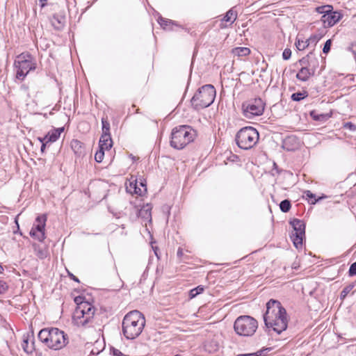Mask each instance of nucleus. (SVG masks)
<instances>
[{
    "label": "nucleus",
    "instance_id": "f257e3e1",
    "mask_svg": "<svg viewBox=\"0 0 356 356\" xmlns=\"http://www.w3.org/2000/svg\"><path fill=\"white\" fill-rule=\"evenodd\" d=\"M263 317L265 325L268 328H272L277 334L282 333L287 328L286 311L278 300L270 299L266 303V311Z\"/></svg>",
    "mask_w": 356,
    "mask_h": 356
},
{
    "label": "nucleus",
    "instance_id": "f03ea898",
    "mask_svg": "<svg viewBox=\"0 0 356 356\" xmlns=\"http://www.w3.org/2000/svg\"><path fill=\"white\" fill-rule=\"evenodd\" d=\"M38 337L47 347L54 350L63 348L69 343L67 334L57 327L42 329Z\"/></svg>",
    "mask_w": 356,
    "mask_h": 356
},
{
    "label": "nucleus",
    "instance_id": "7ed1b4c3",
    "mask_svg": "<svg viewBox=\"0 0 356 356\" xmlns=\"http://www.w3.org/2000/svg\"><path fill=\"white\" fill-rule=\"evenodd\" d=\"M145 325L143 314L133 310L125 315L122 321V332L127 339H135L142 332Z\"/></svg>",
    "mask_w": 356,
    "mask_h": 356
},
{
    "label": "nucleus",
    "instance_id": "20e7f679",
    "mask_svg": "<svg viewBox=\"0 0 356 356\" xmlns=\"http://www.w3.org/2000/svg\"><path fill=\"white\" fill-rule=\"evenodd\" d=\"M196 136V131L188 125L175 127L171 132L170 145L175 149H181L193 142Z\"/></svg>",
    "mask_w": 356,
    "mask_h": 356
},
{
    "label": "nucleus",
    "instance_id": "39448f33",
    "mask_svg": "<svg viewBox=\"0 0 356 356\" xmlns=\"http://www.w3.org/2000/svg\"><path fill=\"white\" fill-rule=\"evenodd\" d=\"M216 95V91L213 86L204 85L200 88L192 97L191 105L197 111L209 107L214 102Z\"/></svg>",
    "mask_w": 356,
    "mask_h": 356
},
{
    "label": "nucleus",
    "instance_id": "423d86ee",
    "mask_svg": "<svg viewBox=\"0 0 356 356\" xmlns=\"http://www.w3.org/2000/svg\"><path fill=\"white\" fill-rule=\"evenodd\" d=\"M14 67L16 70V78L23 81L30 71L35 70L36 62L31 54L24 52L17 56Z\"/></svg>",
    "mask_w": 356,
    "mask_h": 356
},
{
    "label": "nucleus",
    "instance_id": "0eeeda50",
    "mask_svg": "<svg viewBox=\"0 0 356 356\" xmlns=\"http://www.w3.org/2000/svg\"><path fill=\"white\" fill-rule=\"evenodd\" d=\"M298 63L301 68L296 74V78L300 81L305 82L314 75L318 65V60L311 51L306 56L300 59Z\"/></svg>",
    "mask_w": 356,
    "mask_h": 356
},
{
    "label": "nucleus",
    "instance_id": "6e6552de",
    "mask_svg": "<svg viewBox=\"0 0 356 356\" xmlns=\"http://www.w3.org/2000/svg\"><path fill=\"white\" fill-rule=\"evenodd\" d=\"M259 138V133L256 129L252 127H245L237 132L235 140L241 149H250L257 143Z\"/></svg>",
    "mask_w": 356,
    "mask_h": 356
},
{
    "label": "nucleus",
    "instance_id": "1a4fd4ad",
    "mask_svg": "<svg viewBox=\"0 0 356 356\" xmlns=\"http://www.w3.org/2000/svg\"><path fill=\"white\" fill-rule=\"evenodd\" d=\"M95 307L88 302H81L76 306L73 315V321L77 326H86L92 320Z\"/></svg>",
    "mask_w": 356,
    "mask_h": 356
},
{
    "label": "nucleus",
    "instance_id": "9d476101",
    "mask_svg": "<svg viewBox=\"0 0 356 356\" xmlns=\"http://www.w3.org/2000/svg\"><path fill=\"white\" fill-rule=\"evenodd\" d=\"M258 327V323L256 319L250 316H238L234 325L235 332L240 336H252Z\"/></svg>",
    "mask_w": 356,
    "mask_h": 356
},
{
    "label": "nucleus",
    "instance_id": "9b49d317",
    "mask_svg": "<svg viewBox=\"0 0 356 356\" xmlns=\"http://www.w3.org/2000/svg\"><path fill=\"white\" fill-rule=\"evenodd\" d=\"M265 103L261 98H255L245 102L242 104L243 115L248 119L261 115L264 113Z\"/></svg>",
    "mask_w": 356,
    "mask_h": 356
},
{
    "label": "nucleus",
    "instance_id": "f8f14e48",
    "mask_svg": "<svg viewBox=\"0 0 356 356\" xmlns=\"http://www.w3.org/2000/svg\"><path fill=\"white\" fill-rule=\"evenodd\" d=\"M290 224L293 229V232L291 235L293 245L297 249L301 248L305 236V224L304 221L298 218L291 220Z\"/></svg>",
    "mask_w": 356,
    "mask_h": 356
},
{
    "label": "nucleus",
    "instance_id": "ddd939ff",
    "mask_svg": "<svg viewBox=\"0 0 356 356\" xmlns=\"http://www.w3.org/2000/svg\"><path fill=\"white\" fill-rule=\"evenodd\" d=\"M46 221L47 217L45 215L38 216L32 229L30 231V236L39 241H44L45 238L44 227Z\"/></svg>",
    "mask_w": 356,
    "mask_h": 356
},
{
    "label": "nucleus",
    "instance_id": "4468645a",
    "mask_svg": "<svg viewBox=\"0 0 356 356\" xmlns=\"http://www.w3.org/2000/svg\"><path fill=\"white\" fill-rule=\"evenodd\" d=\"M51 26L56 31H61L66 24V16L65 11H60L54 13L49 19Z\"/></svg>",
    "mask_w": 356,
    "mask_h": 356
},
{
    "label": "nucleus",
    "instance_id": "2eb2a0df",
    "mask_svg": "<svg viewBox=\"0 0 356 356\" xmlns=\"http://www.w3.org/2000/svg\"><path fill=\"white\" fill-rule=\"evenodd\" d=\"M342 17V15L337 11H330L327 15H323L321 22L324 27H331L337 24Z\"/></svg>",
    "mask_w": 356,
    "mask_h": 356
},
{
    "label": "nucleus",
    "instance_id": "dca6fc26",
    "mask_svg": "<svg viewBox=\"0 0 356 356\" xmlns=\"http://www.w3.org/2000/svg\"><path fill=\"white\" fill-rule=\"evenodd\" d=\"M318 38L316 35H312L307 40H300L298 39L296 42V47L298 49V50L303 51L307 47H308L310 44H312V43L316 44L318 42Z\"/></svg>",
    "mask_w": 356,
    "mask_h": 356
},
{
    "label": "nucleus",
    "instance_id": "f3484780",
    "mask_svg": "<svg viewBox=\"0 0 356 356\" xmlns=\"http://www.w3.org/2000/svg\"><path fill=\"white\" fill-rule=\"evenodd\" d=\"M64 131V127L54 129L49 131L46 135V139L49 143L56 142L60 136L61 133Z\"/></svg>",
    "mask_w": 356,
    "mask_h": 356
},
{
    "label": "nucleus",
    "instance_id": "a211bd4d",
    "mask_svg": "<svg viewBox=\"0 0 356 356\" xmlns=\"http://www.w3.org/2000/svg\"><path fill=\"white\" fill-rule=\"evenodd\" d=\"M152 207L149 204L144 205L140 209H139L138 216V217L145 220L151 221L152 220Z\"/></svg>",
    "mask_w": 356,
    "mask_h": 356
},
{
    "label": "nucleus",
    "instance_id": "6ab92c4d",
    "mask_svg": "<svg viewBox=\"0 0 356 356\" xmlns=\"http://www.w3.org/2000/svg\"><path fill=\"white\" fill-rule=\"evenodd\" d=\"M309 115L314 120L321 122H325L330 117L328 114L318 113L315 110L310 111Z\"/></svg>",
    "mask_w": 356,
    "mask_h": 356
},
{
    "label": "nucleus",
    "instance_id": "aec40b11",
    "mask_svg": "<svg viewBox=\"0 0 356 356\" xmlns=\"http://www.w3.org/2000/svg\"><path fill=\"white\" fill-rule=\"evenodd\" d=\"M102 134L101 136L102 138H108V136L111 135L110 134V123L108 121L107 118H102Z\"/></svg>",
    "mask_w": 356,
    "mask_h": 356
},
{
    "label": "nucleus",
    "instance_id": "412c9836",
    "mask_svg": "<svg viewBox=\"0 0 356 356\" xmlns=\"http://www.w3.org/2000/svg\"><path fill=\"white\" fill-rule=\"evenodd\" d=\"M112 140L111 138V135L108 136V138H102L101 136L99 140V149H102L103 150L108 149L112 147Z\"/></svg>",
    "mask_w": 356,
    "mask_h": 356
},
{
    "label": "nucleus",
    "instance_id": "4be33fe9",
    "mask_svg": "<svg viewBox=\"0 0 356 356\" xmlns=\"http://www.w3.org/2000/svg\"><path fill=\"white\" fill-rule=\"evenodd\" d=\"M232 54L238 57L246 56L250 54V50L248 47H236L232 49Z\"/></svg>",
    "mask_w": 356,
    "mask_h": 356
},
{
    "label": "nucleus",
    "instance_id": "5701e85b",
    "mask_svg": "<svg viewBox=\"0 0 356 356\" xmlns=\"http://www.w3.org/2000/svg\"><path fill=\"white\" fill-rule=\"evenodd\" d=\"M236 19V14L233 11L232 9L229 10L225 17H223V21L226 22H231V24L234 23V22Z\"/></svg>",
    "mask_w": 356,
    "mask_h": 356
},
{
    "label": "nucleus",
    "instance_id": "b1692460",
    "mask_svg": "<svg viewBox=\"0 0 356 356\" xmlns=\"http://www.w3.org/2000/svg\"><path fill=\"white\" fill-rule=\"evenodd\" d=\"M308 96V92L307 91L303 92H298L293 93L291 95V99L295 102H299Z\"/></svg>",
    "mask_w": 356,
    "mask_h": 356
},
{
    "label": "nucleus",
    "instance_id": "393cba45",
    "mask_svg": "<svg viewBox=\"0 0 356 356\" xmlns=\"http://www.w3.org/2000/svg\"><path fill=\"white\" fill-rule=\"evenodd\" d=\"M291 208V201L289 200H284L280 204V209L284 213H287Z\"/></svg>",
    "mask_w": 356,
    "mask_h": 356
},
{
    "label": "nucleus",
    "instance_id": "a878e982",
    "mask_svg": "<svg viewBox=\"0 0 356 356\" xmlns=\"http://www.w3.org/2000/svg\"><path fill=\"white\" fill-rule=\"evenodd\" d=\"M22 347L26 353H32L34 350L33 343L29 345L28 338H24L23 339Z\"/></svg>",
    "mask_w": 356,
    "mask_h": 356
},
{
    "label": "nucleus",
    "instance_id": "bb28decb",
    "mask_svg": "<svg viewBox=\"0 0 356 356\" xmlns=\"http://www.w3.org/2000/svg\"><path fill=\"white\" fill-rule=\"evenodd\" d=\"M333 10V7L330 5H324L316 8V11L318 13L327 15L330 11Z\"/></svg>",
    "mask_w": 356,
    "mask_h": 356
},
{
    "label": "nucleus",
    "instance_id": "cd10ccee",
    "mask_svg": "<svg viewBox=\"0 0 356 356\" xmlns=\"http://www.w3.org/2000/svg\"><path fill=\"white\" fill-rule=\"evenodd\" d=\"M158 22L161 25V26L164 29H167L170 25L174 24V22L172 20L165 19L162 17H159Z\"/></svg>",
    "mask_w": 356,
    "mask_h": 356
},
{
    "label": "nucleus",
    "instance_id": "c85d7f7f",
    "mask_svg": "<svg viewBox=\"0 0 356 356\" xmlns=\"http://www.w3.org/2000/svg\"><path fill=\"white\" fill-rule=\"evenodd\" d=\"M204 291V287L202 285H199L198 286L191 289L189 292L190 298L196 297L197 295L202 293Z\"/></svg>",
    "mask_w": 356,
    "mask_h": 356
},
{
    "label": "nucleus",
    "instance_id": "c756f323",
    "mask_svg": "<svg viewBox=\"0 0 356 356\" xmlns=\"http://www.w3.org/2000/svg\"><path fill=\"white\" fill-rule=\"evenodd\" d=\"M304 194L309 199V202L311 204H315L319 200L323 198L319 197L318 199H316L315 194L312 193L310 191H305Z\"/></svg>",
    "mask_w": 356,
    "mask_h": 356
},
{
    "label": "nucleus",
    "instance_id": "7c9ffc66",
    "mask_svg": "<svg viewBox=\"0 0 356 356\" xmlns=\"http://www.w3.org/2000/svg\"><path fill=\"white\" fill-rule=\"evenodd\" d=\"M355 287V284L352 283L346 286L343 288L342 291L340 293V299L344 300L347 295L352 291V289Z\"/></svg>",
    "mask_w": 356,
    "mask_h": 356
},
{
    "label": "nucleus",
    "instance_id": "2f4dec72",
    "mask_svg": "<svg viewBox=\"0 0 356 356\" xmlns=\"http://www.w3.org/2000/svg\"><path fill=\"white\" fill-rule=\"evenodd\" d=\"M71 147L75 153H77L79 152L81 153V151H79V149L81 148V143L78 140H73L71 142Z\"/></svg>",
    "mask_w": 356,
    "mask_h": 356
},
{
    "label": "nucleus",
    "instance_id": "473e14b6",
    "mask_svg": "<svg viewBox=\"0 0 356 356\" xmlns=\"http://www.w3.org/2000/svg\"><path fill=\"white\" fill-rule=\"evenodd\" d=\"M268 350V348L266 349H262V350H260L256 353H247V354H239L236 356H264L265 354L264 353L266 351Z\"/></svg>",
    "mask_w": 356,
    "mask_h": 356
},
{
    "label": "nucleus",
    "instance_id": "72a5a7b5",
    "mask_svg": "<svg viewBox=\"0 0 356 356\" xmlns=\"http://www.w3.org/2000/svg\"><path fill=\"white\" fill-rule=\"evenodd\" d=\"M104 150L99 149L95 155V159L97 163H101L104 159Z\"/></svg>",
    "mask_w": 356,
    "mask_h": 356
},
{
    "label": "nucleus",
    "instance_id": "f704fd0d",
    "mask_svg": "<svg viewBox=\"0 0 356 356\" xmlns=\"http://www.w3.org/2000/svg\"><path fill=\"white\" fill-rule=\"evenodd\" d=\"M332 44L331 40H327L325 43L324 44L323 48V52L324 54H327L330 51V47Z\"/></svg>",
    "mask_w": 356,
    "mask_h": 356
},
{
    "label": "nucleus",
    "instance_id": "c9c22d12",
    "mask_svg": "<svg viewBox=\"0 0 356 356\" xmlns=\"http://www.w3.org/2000/svg\"><path fill=\"white\" fill-rule=\"evenodd\" d=\"M348 275L351 277L356 275V261L350 265L348 270Z\"/></svg>",
    "mask_w": 356,
    "mask_h": 356
},
{
    "label": "nucleus",
    "instance_id": "e433bc0d",
    "mask_svg": "<svg viewBox=\"0 0 356 356\" xmlns=\"http://www.w3.org/2000/svg\"><path fill=\"white\" fill-rule=\"evenodd\" d=\"M8 289L7 284L5 282L0 281V295L5 293Z\"/></svg>",
    "mask_w": 356,
    "mask_h": 356
},
{
    "label": "nucleus",
    "instance_id": "4c0bfd02",
    "mask_svg": "<svg viewBox=\"0 0 356 356\" xmlns=\"http://www.w3.org/2000/svg\"><path fill=\"white\" fill-rule=\"evenodd\" d=\"M291 56V51L290 49H285L282 53L284 60H289Z\"/></svg>",
    "mask_w": 356,
    "mask_h": 356
},
{
    "label": "nucleus",
    "instance_id": "58836bf2",
    "mask_svg": "<svg viewBox=\"0 0 356 356\" xmlns=\"http://www.w3.org/2000/svg\"><path fill=\"white\" fill-rule=\"evenodd\" d=\"M344 127L351 131H356V125L351 122H348L344 124Z\"/></svg>",
    "mask_w": 356,
    "mask_h": 356
},
{
    "label": "nucleus",
    "instance_id": "ea45409f",
    "mask_svg": "<svg viewBox=\"0 0 356 356\" xmlns=\"http://www.w3.org/2000/svg\"><path fill=\"white\" fill-rule=\"evenodd\" d=\"M113 355L114 356H128L124 354H123L121 351H120L118 349L113 348Z\"/></svg>",
    "mask_w": 356,
    "mask_h": 356
},
{
    "label": "nucleus",
    "instance_id": "a19ab883",
    "mask_svg": "<svg viewBox=\"0 0 356 356\" xmlns=\"http://www.w3.org/2000/svg\"><path fill=\"white\" fill-rule=\"evenodd\" d=\"M83 297L81 296H77L74 298V302L76 303V305H78L79 303H81V302H84L85 301H83Z\"/></svg>",
    "mask_w": 356,
    "mask_h": 356
},
{
    "label": "nucleus",
    "instance_id": "79ce46f5",
    "mask_svg": "<svg viewBox=\"0 0 356 356\" xmlns=\"http://www.w3.org/2000/svg\"><path fill=\"white\" fill-rule=\"evenodd\" d=\"M49 143V142H46V143H43V144H42L41 145V148H40V151L43 154L45 151V148H46V146Z\"/></svg>",
    "mask_w": 356,
    "mask_h": 356
},
{
    "label": "nucleus",
    "instance_id": "37998d69",
    "mask_svg": "<svg viewBox=\"0 0 356 356\" xmlns=\"http://www.w3.org/2000/svg\"><path fill=\"white\" fill-rule=\"evenodd\" d=\"M177 255L179 258H181L182 257V255H183V250H182V248H179V249L177 250Z\"/></svg>",
    "mask_w": 356,
    "mask_h": 356
},
{
    "label": "nucleus",
    "instance_id": "c03bdc74",
    "mask_svg": "<svg viewBox=\"0 0 356 356\" xmlns=\"http://www.w3.org/2000/svg\"><path fill=\"white\" fill-rule=\"evenodd\" d=\"M38 140L42 143L43 144V143H46L47 142V140L46 139V136H44V137H38Z\"/></svg>",
    "mask_w": 356,
    "mask_h": 356
},
{
    "label": "nucleus",
    "instance_id": "a18cd8bd",
    "mask_svg": "<svg viewBox=\"0 0 356 356\" xmlns=\"http://www.w3.org/2000/svg\"><path fill=\"white\" fill-rule=\"evenodd\" d=\"M134 192L136 194L141 195V190H140V188H138V187L136 186V184H135V186H134Z\"/></svg>",
    "mask_w": 356,
    "mask_h": 356
},
{
    "label": "nucleus",
    "instance_id": "49530a36",
    "mask_svg": "<svg viewBox=\"0 0 356 356\" xmlns=\"http://www.w3.org/2000/svg\"><path fill=\"white\" fill-rule=\"evenodd\" d=\"M47 0H40V7L44 8L47 5Z\"/></svg>",
    "mask_w": 356,
    "mask_h": 356
},
{
    "label": "nucleus",
    "instance_id": "de8ad7c7",
    "mask_svg": "<svg viewBox=\"0 0 356 356\" xmlns=\"http://www.w3.org/2000/svg\"><path fill=\"white\" fill-rule=\"evenodd\" d=\"M69 275H70V277H71V279H72L74 281L79 282V279L76 276H74L73 274L70 273Z\"/></svg>",
    "mask_w": 356,
    "mask_h": 356
},
{
    "label": "nucleus",
    "instance_id": "09e8293b",
    "mask_svg": "<svg viewBox=\"0 0 356 356\" xmlns=\"http://www.w3.org/2000/svg\"><path fill=\"white\" fill-rule=\"evenodd\" d=\"M21 89L24 90V91H27L28 90V87L26 86H25V85H22L21 86Z\"/></svg>",
    "mask_w": 356,
    "mask_h": 356
},
{
    "label": "nucleus",
    "instance_id": "8fccbe9b",
    "mask_svg": "<svg viewBox=\"0 0 356 356\" xmlns=\"http://www.w3.org/2000/svg\"><path fill=\"white\" fill-rule=\"evenodd\" d=\"M353 53L356 56V44L353 46Z\"/></svg>",
    "mask_w": 356,
    "mask_h": 356
},
{
    "label": "nucleus",
    "instance_id": "3c124183",
    "mask_svg": "<svg viewBox=\"0 0 356 356\" xmlns=\"http://www.w3.org/2000/svg\"><path fill=\"white\" fill-rule=\"evenodd\" d=\"M153 249H154V250L155 254L156 255V257H158V254H157V252H156L157 248H154L153 247Z\"/></svg>",
    "mask_w": 356,
    "mask_h": 356
},
{
    "label": "nucleus",
    "instance_id": "603ef678",
    "mask_svg": "<svg viewBox=\"0 0 356 356\" xmlns=\"http://www.w3.org/2000/svg\"><path fill=\"white\" fill-rule=\"evenodd\" d=\"M3 270V266L0 264V273H2Z\"/></svg>",
    "mask_w": 356,
    "mask_h": 356
},
{
    "label": "nucleus",
    "instance_id": "864d4df0",
    "mask_svg": "<svg viewBox=\"0 0 356 356\" xmlns=\"http://www.w3.org/2000/svg\"><path fill=\"white\" fill-rule=\"evenodd\" d=\"M140 185H141L142 186H145V185H144L142 182L140 183Z\"/></svg>",
    "mask_w": 356,
    "mask_h": 356
}]
</instances>
